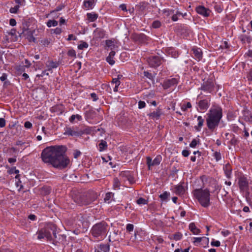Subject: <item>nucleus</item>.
<instances>
[{
	"label": "nucleus",
	"mask_w": 252,
	"mask_h": 252,
	"mask_svg": "<svg viewBox=\"0 0 252 252\" xmlns=\"http://www.w3.org/2000/svg\"><path fill=\"white\" fill-rule=\"evenodd\" d=\"M67 150L65 146L59 145L47 147L41 153V157L44 163L54 167L63 169L70 163V159L64 155Z\"/></svg>",
	"instance_id": "f257e3e1"
},
{
	"label": "nucleus",
	"mask_w": 252,
	"mask_h": 252,
	"mask_svg": "<svg viewBox=\"0 0 252 252\" xmlns=\"http://www.w3.org/2000/svg\"><path fill=\"white\" fill-rule=\"evenodd\" d=\"M207 115L208 117L206 119L207 127L210 130L213 131L218 126L222 118V109L219 106L211 108Z\"/></svg>",
	"instance_id": "f03ea898"
},
{
	"label": "nucleus",
	"mask_w": 252,
	"mask_h": 252,
	"mask_svg": "<svg viewBox=\"0 0 252 252\" xmlns=\"http://www.w3.org/2000/svg\"><path fill=\"white\" fill-rule=\"evenodd\" d=\"M193 196L198 200L200 204L204 208L208 207L210 204V192L207 189L202 188L193 190Z\"/></svg>",
	"instance_id": "7ed1b4c3"
},
{
	"label": "nucleus",
	"mask_w": 252,
	"mask_h": 252,
	"mask_svg": "<svg viewBox=\"0 0 252 252\" xmlns=\"http://www.w3.org/2000/svg\"><path fill=\"white\" fill-rule=\"evenodd\" d=\"M57 226L53 223H48L44 228H42L37 232L38 239L46 238L48 241L53 240L51 233L53 234L55 238H57L56 235Z\"/></svg>",
	"instance_id": "20e7f679"
},
{
	"label": "nucleus",
	"mask_w": 252,
	"mask_h": 252,
	"mask_svg": "<svg viewBox=\"0 0 252 252\" xmlns=\"http://www.w3.org/2000/svg\"><path fill=\"white\" fill-rule=\"evenodd\" d=\"M107 227V223L102 221L93 225L91 230V233L94 237L102 238L105 235Z\"/></svg>",
	"instance_id": "39448f33"
},
{
	"label": "nucleus",
	"mask_w": 252,
	"mask_h": 252,
	"mask_svg": "<svg viewBox=\"0 0 252 252\" xmlns=\"http://www.w3.org/2000/svg\"><path fill=\"white\" fill-rule=\"evenodd\" d=\"M96 198V195L94 194L91 197L90 194H87L85 196L79 195L75 198L74 201L79 205H87L94 201Z\"/></svg>",
	"instance_id": "423d86ee"
},
{
	"label": "nucleus",
	"mask_w": 252,
	"mask_h": 252,
	"mask_svg": "<svg viewBox=\"0 0 252 252\" xmlns=\"http://www.w3.org/2000/svg\"><path fill=\"white\" fill-rule=\"evenodd\" d=\"M164 60L158 56H152L148 57L147 61L149 66L151 67H157L159 66Z\"/></svg>",
	"instance_id": "0eeeda50"
},
{
	"label": "nucleus",
	"mask_w": 252,
	"mask_h": 252,
	"mask_svg": "<svg viewBox=\"0 0 252 252\" xmlns=\"http://www.w3.org/2000/svg\"><path fill=\"white\" fill-rule=\"evenodd\" d=\"M239 188L241 191L248 192L249 190V182L244 176H241L238 178Z\"/></svg>",
	"instance_id": "6e6552de"
},
{
	"label": "nucleus",
	"mask_w": 252,
	"mask_h": 252,
	"mask_svg": "<svg viewBox=\"0 0 252 252\" xmlns=\"http://www.w3.org/2000/svg\"><path fill=\"white\" fill-rule=\"evenodd\" d=\"M210 97L200 100L197 103L198 106L197 108L198 111L203 112L206 111L210 105Z\"/></svg>",
	"instance_id": "1a4fd4ad"
},
{
	"label": "nucleus",
	"mask_w": 252,
	"mask_h": 252,
	"mask_svg": "<svg viewBox=\"0 0 252 252\" xmlns=\"http://www.w3.org/2000/svg\"><path fill=\"white\" fill-rule=\"evenodd\" d=\"M84 133V132L81 130H79L77 127H66L64 134L65 135H70L72 136L78 137L81 136Z\"/></svg>",
	"instance_id": "9d476101"
},
{
	"label": "nucleus",
	"mask_w": 252,
	"mask_h": 252,
	"mask_svg": "<svg viewBox=\"0 0 252 252\" xmlns=\"http://www.w3.org/2000/svg\"><path fill=\"white\" fill-rule=\"evenodd\" d=\"M161 156L160 155L157 156L154 160L150 157L146 158V163L148 165V169L150 170L151 166L158 165L161 161Z\"/></svg>",
	"instance_id": "9b49d317"
},
{
	"label": "nucleus",
	"mask_w": 252,
	"mask_h": 252,
	"mask_svg": "<svg viewBox=\"0 0 252 252\" xmlns=\"http://www.w3.org/2000/svg\"><path fill=\"white\" fill-rule=\"evenodd\" d=\"M178 83V79L176 78H172L165 80L162 86L164 89H167L171 87L177 85Z\"/></svg>",
	"instance_id": "f8f14e48"
},
{
	"label": "nucleus",
	"mask_w": 252,
	"mask_h": 252,
	"mask_svg": "<svg viewBox=\"0 0 252 252\" xmlns=\"http://www.w3.org/2000/svg\"><path fill=\"white\" fill-rule=\"evenodd\" d=\"M196 11L197 13L204 17H208L211 13V11L208 8H206L203 6H197L196 8Z\"/></svg>",
	"instance_id": "ddd939ff"
},
{
	"label": "nucleus",
	"mask_w": 252,
	"mask_h": 252,
	"mask_svg": "<svg viewBox=\"0 0 252 252\" xmlns=\"http://www.w3.org/2000/svg\"><path fill=\"white\" fill-rule=\"evenodd\" d=\"M120 176L122 178H124L125 180H127L128 181L130 184H132L134 182V178L129 171H122L120 174Z\"/></svg>",
	"instance_id": "4468645a"
},
{
	"label": "nucleus",
	"mask_w": 252,
	"mask_h": 252,
	"mask_svg": "<svg viewBox=\"0 0 252 252\" xmlns=\"http://www.w3.org/2000/svg\"><path fill=\"white\" fill-rule=\"evenodd\" d=\"M106 34V32L102 28H97L94 32V36L96 38H103Z\"/></svg>",
	"instance_id": "2eb2a0df"
},
{
	"label": "nucleus",
	"mask_w": 252,
	"mask_h": 252,
	"mask_svg": "<svg viewBox=\"0 0 252 252\" xmlns=\"http://www.w3.org/2000/svg\"><path fill=\"white\" fill-rule=\"evenodd\" d=\"M134 38L142 43H146L149 40V37L143 33L134 35Z\"/></svg>",
	"instance_id": "dca6fc26"
},
{
	"label": "nucleus",
	"mask_w": 252,
	"mask_h": 252,
	"mask_svg": "<svg viewBox=\"0 0 252 252\" xmlns=\"http://www.w3.org/2000/svg\"><path fill=\"white\" fill-rule=\"evenodd\" d=\"M191 51L192 52L193 56L198 61H200L202 59V52L201 49L196 47H193Z\"/></svg>",
	"instance_id": "f3484780"
},
{
	"label": "nucleus",
	"mask_w": 252,
	"mask_h": 252,
	"mask_svg": "<svg viewBox=\"0 0 252 252\" xmlns=\"http://www.w3.org/2000/svg\"><path fill=\"white\" fill-rule=\"evenodd\" d=\"M225 138L227 140L230 139V144L231 145H236L238 142V140L237 138L235 137V136L233 134H229V133H226L225 134Z\"/></svg>",
	"instance_id": "a211bd4d"
},
{
	"label": "nucleus",
	"mask_w": 252,
	"mask_h": 252,
	"mask_svg": "<svg viewBox=\"0 0 252 252\" xmlns=\"http://www.w3.org/2000/svg\"><path fill=\"white\" fill-rule=\"evenodd\" d=\"M201 90L211 93L214 90V84L211 82H207L201 87Z\"/></svg>",
	"instance_id": "6ab92c4d"
},
{
	"label": "nucleus",
	"mask_w": 252,
	"mask_h": 252,
	"mask_svg": "<svg viewBox=\"0 0 252 252\" xmlns=\"http://www.w3.org/2000/svg\"><path fill=\"white\" fill-rule=\"evenodd\" d=\"M162 114L161 109L158 108L156 111L149 114L148 115L153 119H158Z\"/></svg>",
	"instance_id": "aec40b11"
},
{
	"label": "nucleus",
	"mask_w": 252,
	"mask_h": 252,
	"mask_svg": "<svg viewBox=\"0 0 252 252\" xmlns=\"http://www.w3.org/2000/svg\"><path fill=\"white\" fill-rule=\"evenodd\" d=\"M174 192L178 195H181L185 193V189L182 184L178 185L174 187Z\"/></svg>",
	"instance_id": "412c9836"
},
{
	"label": "nucleus",
	"mask_w": 252,
	"mask_h": 252,
	"mask_svg": "<svg viewBox=\"0 0 252 252\" xmlns=\"http://www.w3.org/2000/svg\"><path fill=\"white\" fill-rule=\"evenodd\" d=\"M27 32L28 34L27 38L30 42H35L36 39L32 35V32L28 31V29L24 27L23 28V32L22 33H24L25 32Z\"/></svg>",
	"instance_id": "4be33fe9"
},
{
	"label": "nucleus",
	"mask_w": 252,
	"mask_h": 252,
	"mask_svg": "<svg viewBox=\"0 0 252 252\" xmlns=\"http://www.w3.org/2000/svg\"><path fill=\"white\" fill-rule=\"evenodd\" d=\"M223 170L225 174V176L228 179L231 178V173H232V168L229 163H227L223 167Z\"/></svg>",
	"instance_id": "5701e85b"
},
{
	"label": "nucleus",
	"mask_w": 252,
	"mask_h": 252,
	"mask_svg": "<svg viewBox=\"0 0 252 252\" xmlns=\"http://www.w3.org/2000/svg\"><path fill=\"white\" fill-rule=\"evenodd\" d=\"M193 241H192L194 245L196 246H198L200 244L202 241H205V242H208L209 239L208 238L203 237H194Z\"/></svg>",
	"instance_id": "b1692460"
},
{
	"label": "nucleus",
	"mask_w": 252,
	"mask_h": 252,
	"mask_svg": "<svg viewBox=\"0 0 252 252\" xmlns=\"http://www.w3.org/2000/svg\"><path fill=\"white\" fill-rule=\"evenodd\" d=\"M198 121V125L194 126V128L197 131H199L201 130V127H202L204 120L202 118V117L200 116L197 117Z\"/></svg>",
	"instance_id": "393cba45"
},
{
	"label": "nucleus",
	"mask_w": 252,
	"mask_h": 252,
	"mask_svg": "<svg viewBox=\"0 0 252 252\" xmlns=\"http://www.w3.org/2000/svg\"><path fill=\"white\" fill-rule=\"evenodd\" d=\"M51 189L48 186H44L40 189V193L44 196L48 195L51 192Z\"/></svg>",
	"instance_id": "a878e982"
},
{
	"label": "nucleus",
	"mask_w": 252,
	"mask_h": 252,
	"mask_svg": "<svg viewBox=\"0 0 252 252\" xmlns=\"http://www.w3.org/2000/svg\"><path fill=\"white\" fill-rule=\"evenodd\" d=\"M94 0H85L84 1V7L87 9H92L94 6Z\"/></svg>",
	"instance_id": "bb28decb"
},
{
	"label": "nucleus",
	"mask_w": 252,
	"mask_h": 252,
	"mask_svg": "<svg viewBox=\"0 0 252 252\" xmlns=\"http://www.w3.org/2000/svg\"><path fill=\"white\" fill-rule=\"evenodd\" d=\"M189 228L190 230L194 234H198L200 232V230L197 228L195 225L193 223H191L189 225Z\"/></svg>",
	"instance_id": "cd10ccee"
},
{
	"label": "nucleus",
	"mask_w": 252,
	"mask_h": 252,
	"mask_svg": "<svg viewBox=\"0 0 252 252\" xmlns=\"http://www.w3.org/2000/svg\"><path fill=\"white\" fill-rule=\"evenodd\" d=\"M143 74L144 76L150 79L151 81L152 82L154 81L156 74L153 75L151 73H150L147 71H144Z\"/></svg>",
	"instance_id": "c85d7f7f"
},
{
	"label": "nucleus",
	"mask_w": 252,
	"mask_h": 252,
	"mask_svg": "<svg viewBox=\"0 0 252 252\" xmlns=\"http://www.w3.org/2000/svg\"><path fill=\"white\" fill-rule=\"evenodd\" d=\"M59 64L57 62H54L53 61L49 62L48 64L47 65L48 67V70H50L52 68H57Z\"/></svg>",
	"instance_id": "c756f323"
},
{
	"label": "nucleus",
	"mask_w": 252,
	"mask_h": 252,
	"mask_svg": "<svg viewBox=\"0 0 252 252\" xmlns=\"http://www.w3.org/2000/svg\"><path fill=\"white\" fill-rule=\"evenodd\" d=\"M98 17V15L95 13H88L87 14V18L89 20H90L91 22H94Z\"/></svg>",
	"instance_id": "7c9ffc66"
},
{
	"label": "nucleus",
	"mask_w": 252,
	"mask_h": 252,
	"mask_svg": "<svg viewBox=\"0 0 252 252\" xmlns=\"http://www.w3.org/2000/svg\"><path fill=\"white\" fill-rule=\"evenodd\" d=\"M75 119H77L78 121H81L82 120L81 116L79 115H72L69 119L70 123H73Z\"/></svg>",
	"instance_id": "2f4dec72"
},
{
	"label": "nucleus",
	"mask_w": 252,
	"mask_h": 252,
	"mask_svg": "<svg viewBox=\"0 0 252 252\" xmlns=\"http://www.w3.org/2000/svg\"><path fill=\"white\" fill-rule=\"evenodd\" d=\"M58 21L55 20H49L47 22V26L48 27L50 28L52 26L56 27L58 25Z\"/></svg>",
	"instance_id": "473e14b6"
},
{
	"label": "nucleus",
	"mask_w": 252,
	"mask_h": 252,
	"mask_svg": "<svg viewBox=\"0 0 252 252\" xmlns=\"http://www.w3.org/2000/svg\"><path fill=\"white\" fill-rule=\"evenodd\" d=\"M114 196V193L111 192H107L105 194V196L104 198V201L105 202L110 203L111 201V198Z\"/></svg>",
	"instance_id": "72a5a7b5"
},
{
	"label": "nucleus",
	"mask_w": 252,
	"mask_h": 252,
	"mask_svg": "<svg viewBox=\"0 0 252 252\" xmlns=\"http://www.w3.org/2000/svg\"><path fill=\"white\" fill-rule=\"evenodd\" d=\"M99 248L101 251L104 252H108L110 250V246L108 244H102L100 245Z\"/></svg>",
	"instance_id": "f704fd0d"
},
{
	"label": "nucleus",
	"mask_w": 252,
	"mask_h": 252,
	"mask_svg": "<svg viewBox=\"0 0 252 252\" xmlns=\"http://www.w3.org/2000/svg\"><path fill=\"white\" fill-rule=\"evenodd\" d=\"M107 142L104 140H101L100 143L99 144V147L100 151H102L107 148Z\"/></svg>",
	"instance_id": "c9c22d12"
},
{
	"label": "nucleus",
	"mask_w": 252,
	"mask_h": 252,
	"mask_svg": "<svg viewBox=\"0 0 252 252\" xmlns=\"http://www.w3.org/2000/svg\"><path fill=\"white\" fill-rule=\"evenodd\" d=\"M163 13L166 16H169L174 13V10L170 9H164L163 10Z\"/></svg>",
	"instance_id": "e433bc0d"
},
{
	"label": "nucleus",
	"mask_w": 252,
	"mask_h": 252,
	"mask_svg": "<svg viewBox=\"0 0 252 252\" xmlns=\"http://www.w3.org/2000/svg\"><path fill=\"white\" fill-rule=\"evenodd\" d=\"M120 186V182L117 178L114 179L113 188L114 189H119Z\"/></svg>",
	"instance_id": "4c0bfd02"
},
{
	"label": "nucleus",
	"mask_w": 252,
	"mask_h": 252,
	"mask_svg": "<svg viewBox=\"0 0 252 252\" xmlns=\"http://www.w3.org/2000/svg\"><path fill=\"white\" fill-rule=\"evenodd\" d=\"M172 16L171 17V19L173 21H177L178 20V16L182 15V13L179 11H177L176 13H174L172 14Z\"/></svg>",
	"instance_id": "58836bf2"
},
{
	"label": "nucleus",
	"mask_w": 252,
	"mask_h": 252,
	"mask_svg": "<svg viewBox=\"0 0 252 252\" xmlns=\"http://www.w3.org/2000/svg\"><path fill=\"white\" fill-rule=\"evenodd\" d=\"M161 26V22L158 20L154 21L152 23V27L155 29L158 28Z\"/></svg>",
	"instance_id": "ea45409f"
},
{
	"label": "nucleus",
	"mask_w": 252,
	"mask_h": 252,
	"mask_svg": "<svg viewBox=\"0 0 252 252\" xmlns=\"http://www.w3.org/2000/svg\"><path fill=\"white\" fill-rule=\"evenodd\" d=\"M19 7L20 5H16L14 7L10 8L9 11L11 13H17L19 10Z\"/></svg>",
	"instance_id": "a19ab883"
},
{
	"label": "nucleus",
	"mask_w": 252,
	"mask_h": 252,
	"mask_svg": "<svg viewBox=\"0 0 252 252\" xmlns=\"http://www.w3.org/2000/svg\"><path fill=\"white\" fill-rule=\"evenodd\" d=\"M169 195V194L167 191H165L159 195V197L163 201L166 200L168 197Z\"/></svg>",
	"instance_id": "79ce46f5"
},
{
	"label": "nucleus",
	"mask_w": 252,
	"mask_h": 252,
	"mask_svg": "<svg viewBox=\"0 0 252 252\" xmlns=\"http://www.w3.org/2000/svg\"><path fill=\"white\" fill-rule=\"evenodd\" d=\"M136 202L139 205L146 204L147 203V200L142 197H140L137 199Z\"/></svg>",
	"instance_id": "37998d69"
},
{
	"label": "nucleus",
	"mask_w": 252,
	"mask_h": 252,
	"mask_svg": "<svg viewBox=\"0 0 252 252\" xmlns=\"http://www.w3.org/2000/svg\"><path fill=\"white\" fill-rule=\"evenodd\" d=\"M182 237V234L180 232L176 233L173 235V238L174 240L177 241L181 239Z\"/></svg>",
	"instance_id": "c03bdc74"
},
{
	"label": "nucleus",
	"mask_w": 252,
	"mask_h": 252,
	"mask_svg": "<svg viewBox=\"0 0 252 252\" xmlns=\"http://www.w3.org/2000/svg\"><path fill=\"white\" fill-rule=\"evenodd\" d=\"M213 156L217 161H219L221 159V154L220 152H215L214 153Z\"/></svg>",
	"instance_id": "a18cd8bd"
},
{
	"label": "nucleus",
	"mask_w": 252,
	"mask_h": 252,
	"mask_svg": "<svg viewBox=\"0 0 252 252\" xmlns=\"http://www.w3.org/2000/svg\"><path fill=\"white\" fill-rule=\"evenodd\" d=\"M64 7V6L63 5H59L58 6H57L55 10L51 11L50 12V14H55V13H56L58 11H59L60 10H61Z\"/></svg>",
	"instance_id": "49530a36"
},
{
	"label": "nucleus",
	"mask_w": 252,
	"mask_h": 252,
	"mask_svg": "<svg viewBox=\"0 0 252 252\" xmlns=\"http://www.w3.org/2000/svg\"><path fill=\"white\" fill-rule=\"evenodd\" d=\"M51 39H43L41 41V43L44 46H48L51 41Z\"/></svg>",
	"instance_id": "de8ad7c7"
},
{
	"label": "nucleus",
	"mask_w": 252,
	"mask_h": 252,
	"mask_svg": "<svg viewBox=\"0 0 252 252\" xmlns=\"http://www.w3.org/2000/svg\"><path fill=\"white\" fill-rule=\"evenodd\" d=\"M88 47V44L86 42H82L81 44L78 45V48L79 49H83L84 48H87Z\"/></svg>",
	"instance_id": "09e8293b"
},
{
	"label": "nucleus",
	"mask_w": 252,
	"mask_h": 252,
	"mask_svg": "<svg viewBox=\"0 0 252 252\" xmlns=\"http://www.w3.org/2000/svg\"><path fill=\"white\" fill-rule=\"evenodd\" d=\"M114 58L110 57L109 56H108L106 58V61L107 62L110 64V65H113L115 62L113 59Z\"/></svg>",
	"instance_id": "8fccbe9b"
},
{
	"label": "nucleus",
	"mask_w": 252,
	"mask_h": 252,
	"mask_svg": "<svg viewBox=\"0 0 252 252\" xmlns=\"http://www.w3.org/2000/svg\"><path fill=\"white\" fill-rule=\"evenodd\" d=\"M134 226L133 224L128 223L126 225V229L128 232H131L133 230Z\"/></svg>",
	"instance_id": "3c124183"
},
{
	"label": "nucleus",
	"mask_w": 252,
	"mask_h": 252,
	"mask_svg": "<svg viewBox=\"0 0 252 252\" xmlns=\"http://www.w3.org/2000/svg\"><path fill=\"white\" fill-rule=\"evenodd\" d=\"M198 142H199V140L197 141L195 139H193L190 143L189 146L191 148H195Z\"/></svg>",
	"instance_id": "603ef678"
},
{
	"label": "nucleus",
	"mask_w": 252,
	"mask_h": 252,
	"mask_svg": "<svg viewBox=\"0 0 252 252\" xmlns=\"http://www.w3.org/2000/svg\"><path fill=\"white\" fill-rule=\"evenodd\" d=\"M81 154V153L80 151L78 150H75L73 152V157L75 158H78Z\"/></svg>",
	"instance_id": "864d4df0"
},
{
	"label": "nucleus",
	"mask_w": 252,
	"mask_h": 252,
	"mask_svg": "<svg viewBox=\"0 0 252 252\" xmlns=\"http://www.w3.org/2000/svg\"><path fill=\"white\" fill-rule=\"evenodd\" d=\"M211 245L212 246L219 247L220 245V243L219 241L213 240L211 243Z\"/></svg>",
	"instance_id": "5fc2aeb1"
},
{
	"label": "nucleus",
	"mask_w": 252,
	"mask_h": 252,
	"mask_svg": "<svg viewBox=\"0 0 252 252\" xmlns=\"http://www.w3.org/2000/svg\"><path fill=\"white\" fill-rule=\"evenodd\" d=\"M52 31H53V33L56 34H60L62 32V29L60 28H57L54 30H52Z\"/></svg>",
	"instance_id": "6e6d98bb"
},
{
	"label": "nucleus",
	"mask_w": 252,
	"mask_h": 252,
	"mask_svg": "<svg viewBox=\"0 0 252 252\" xmlns=\"http://www.w3.org/2000/svg\"><path fill=\"white\" fill-rule=\"evenodd\" d=\"M146 106V103L144 101H139V102H138V108L139 109H142V108H143L145 107Z\"/></svg>",
	"instance_id": "4d7b16f0"
},
{
	"label": "nucleus",
	"mask_w": 252,
	"mask_h": 252,
	"mask_svg": "<svg viewBox=\"0 0 252 252\" xmlns=\"http://www.w3.org/2000/svg\"><path fill=\"white\" fill-rule=\"evenodd\" d=\"M32 124L29 121H26L24 124V126L26 128H32Z\"/></svg>",
	"instance_id": "13d9d810"
},
{
	"label": "nucleus",
	"mask_w": 252,
	"mask_h": 252,
	"mask_svg": "<svg viewBox=\"0 0 252 252\" xmlns=\"http://www.w3.org/2000/svg\"><path fill=\"white\" fill-rule=\"evenodd\" d=\"M112 83L117 85V87H119L120 84V81L116 78H113L112 81Z\"/></svg>",
	"instance_id": "bf43d9fd"
},
{
	"label": "nucleus",
	"mask_w": 252,
	"mask_h": 252,
	"mask_svg": "<svg viewBox=\"0 0 252 252\" xmlns=\"http://www.w3.org/2000/svg\"><path fill=\"white\" fill-rule=\"evenodd\" d=\"M76 39H77L75 35H74L73 34H70L68 35V37L67 38V40H68V41H70L71 40H76Z\"/></svg>",
	"instance_id": "052dcab7"
},
{
	"label": "nucleus",
	"mask_w": 252,
	"mask_h": 252,
	"mask_svg": "<svg viewBox=\"0 0 252 252\" xmlns=\"http://www.w3.org/2000/svg\"><path fill=\"white\" fill-rule=\"evenodd\" d=\"M90 95H91V97L93 101H95L98 99L97 96L95 93H92V94H91Z\"/></svg>",
	"instance_id": "680f3d73"
},
{
	"label": "nucleus",
	"mask_w": 252,
	"mask_h": 252,
	"mask_svg": "<svg viewBox=\"0 0 252 252\" xmlns=\"http://www.w3.org/2000/svg\"><path fill=\"white\" fill-rule=\"evenodd\" d=\"M182 155L185 157H187L189 156V150H184L183 151H182Z\"/></svg>",
	"instance_id": "e2e57ef3"
},
{
	"label": "nucleus",
	"mask_w": 252,
	"mask_h": 252,
	"mask_svg": "<svg viewBox=\"0 0 252 252\" xmlns=\"http://www.w3.org/2000/svg\"><path fill=\"white\" fill-rule=\"evenodd\" d=\"M5 126V120L3 118H0V127H3Z\"/></svg>",
	"instance_id": "0e129e2a"
},
{
	"label": "nucleus",
	"mask_w": 252,
	"mask_h": 252,
	"mask_svg": "<svg viewBox=\"0 0 252 252\" xmlns=\"http://www.w3.org/2000/svg\"><path fill=\"white\" fill-rule=\"evenodd\" d=\"M9 24L11 26H15L16 25V21L14 19L11 18L9 20Z\"/></svg>",
	"instance_id": "69168bd1"
},
{
	"label": "nucleus",
	"mask_w": 252,
	"mask_h": 252,
	"mask_svg": "<svg viewBox=\"0 0 252 252\" xmlns=\"http://www.w3.org/2000/svg\"><path fill=\"white\" fill-rule=\"evenodd\" d=\"M16 30L15 29H12L11 30V31L9 32H7V33L8 34L11 35H15L16 34Z\"/></svg>",
	"instance_id": "338daca9"
},
{
	"label": "nucleus",
	"mask_w": 252,
	"mask_h": 252,
	"mask_svg": "<svg viewBox=\"0 0 252 252\" xmlns=\"http://www.w3.org/2000/svg\"><path fill=\"white\" fill-rule=\"evenodd\" d=\"M247 78L248 80L252 81V71H250L248 75H247Z\"/></svg>",
	"instance_id": "774afa93"
}]
</instances>
